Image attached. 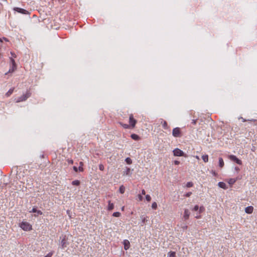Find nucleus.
Wrapping results in <instances>:
<instances>
[{"mask_svg": "<svg viewBox=\"0 0 257 257\" xmlns=\"http://www.w3.org/2000/svg\"><path fill=\"white\" fill-rule=\"evenodd\" d=\"M19 226L24 231H30L32 230V226L26 221H22L19 224Z\"/></svg>", "mask_w": 257, "mask_h": 257, "instance_id": "obj_1", "label": "nucleus"}, {"mask_svg": "<svg viewBox=\"0 0 257 257\" xmlns=\"http://www.w3.org/2000/svg\"><path fill=\"white\" fill-rule=\"evenodd\" d=\"M31 96V93L29 91H27L22 96L19 97L16 100V102H20L26 100L28 98Z\"/></svg>", "mask_w": 257, "mask_h": 257, "instance_id": "obj_2", "label": "nucleus"}, {"mask_svg": "<svg viewBox=\"0 0 257 257\" xmlns=\"http://www.w3.org/2000/svg\"><path fill=\"white\" fill-rule=\"evenodd\" d=\"M137 123V120L134 118L133 114L129 115V125L131 128H135Z\"/></svg>", "mask_w": 257, "mask_h": 257, "instance_id": "obj_3", "label": "nucleus"}, {"mask_svg": "<svg viewBox=\"0 0 257 257\" xmlns=\"http://www.w3.org/2000/svg\"><path fill=\"white\" fill-rule=\"evenodd\" d=\"M172 135L175 137H181V130L178 127H176L173 130Z\"/></svg>", "mask_w": 257, "mask_h": 257, "instance_id": "obj_4", "label": "nucleus"}, {"mask_svg": "<svg viewBox=\"0 0 257 257\" xmlns=\"http://www.w3.org/2000/svg\"><path fill=\"white\" fill-rule=\"evenodd\" d=\"M14 10L18 13H21L22 14L28 15L30 14L29 12L22 8L16 7L14 8Z\"/></svg>", "mask_w": 257, "mask_h": 257, "instance_id": "obj_5", "label": "nucleus"}, {"mask_svg": "<svg viewBox=\"0 0 257 257\" xmlns=\"http://www.w3.org/2000/svg\"><path fill=\"white\" fill-rule=\"evenodd\" d=\"M228 158L232 161L235 162L238 165H241L242 162L240 160L238 159L235 156L230 155L228 156Z\"/></svg>", "mask_w": 257, "mask_h": 257, "instance_id": "obj_6", "label": "nucleus"}, {"mask_svg": "<svg viewBox=\"0 0 257 257\" xmlns=\"http://www.w3.org/2000/svg\"><path fill=\"white\" fill-rule=\"evenodd\" d=\"M174 155L175 156L180 157L184 155V152L178 148H176L173 151Z\"/></svg>", "mask_w": 257, "mask_h": 257, "instance_id": "obj_7", "label": "nucleus"}, {"mask_svg": "<svg viewBox=\"0 0 257 257\" xmlns=\"http://www.w3.org/2000/svg\"><path fill=\"white\" fill-rule=\"evenodd\" d=\"M11 60L13 65L12 68L10 69L7 73H6L5 74H7L9 72H13L16 69V64L14 59L11 58Z\"/></svg>", "mask_w": 257, "mask_h": 257, "instance_id": "obj_8", "label": "nucleus"}, {"mask_svg": "<svg viewBox=\"0 0 257 257\" xmlns=\"http://www.w3.org/2000/svg\"><path fill=\"white\" fill-rule=\"evenodd\" d=\"M253 210V207L252 206H247L245 208V212L247 214H251Z\"/></svg>", "mask_w": 257, "mask_h": 257, "instance_id": "obj_9", "label": "nucleus"}, {"mask_svg": "<svg viewBox=\"0 0 257 257\" xmlns=\"http://www.w3.org/2000/svg\"><path fill=\"white\" fill-rule=\"evenodd\" d=\"M124 249L127 250L130 248V243L128 240L124 239L123 240Z\"/></svg>", "mask_w": 257, "mask_h": 257, "instance_id": "obj_10", "label": "nucleus"}, {"mask_svg": "<svg viewBox=\"0 0 257 257\" xmlns=\"http://www.w3.org/2000/svg\"><path fill=\"white\" fill-rule=\"evenodd\" d=\"M190 216V212L188 209L184 210V217L185 219H188Z\"/></svg>", "mask_w": 257, "mask_h": 257, "instance_id": "obj_11", "label": "nucleus"}, {"mask_svg": "<svg viewBox=\"0 0 257 257\" xmlns=\"http://www.w3.org/2000/svg\"><path fill=\"white\" fill-rule=\"evenodd\" d=\"M218 185L219 187L223 188L224 189H225L227 188L225 183L223 182H219L218 183Z\"/></svg>", "mask_w": 257, "mask_h": 257, "instance_id": "obj_12", "label": "nucleus"}, {"mask_svg": "<svg viewBox=\"0 0 257 257\" xmlns=\"http://www.w3.org/2000/svg\"><path fill=\"white\" fill-rule=\"evenodd\" d=\"M114 207V205L110 201L108 202V207L107 209L109 210H112Z\"/></svg>", "mask_w": 257, "mask_h": 257, "instance_id": "obj_13", "label": "nucleus"}, {"mask_svg": "<svg viewBox=\"0 0 257 257\" xmlns=\"http://www.w3.org/2000/svg\"><path fill=\"white\" fill-rule=\"evenodd\" d=\"M131 138L133 140H136V141L139 140L140 139V137H139V136L135 134H132Z\"/></svg>", "mask_w": 257, "mask_h": 257, "instance_id": "obj_14", "label": "nucleus"}, {"mask_svg": "<svg viewBox=\"0 0 257 257\" xmlns=\"http://www.w3.org/2000/svg\"><path fill=\"white\" fill-rule=\"evenodd\" d=\"M202 160L204 162H207L208 161V156L207 155H204L202 156Z\"/></svg>", "mask_w": 257, "mask_h": 257, "instance_id": "obj_15", "label": "nucleus"}, {"mask_svg": "<svg viewBox=\"0 0 257 257\" xmlns=\"http://www.w3.org/2000/svg\"><path fill=\"white\" fill-rule=\"evenodd\" d=\"M14 88H12L9 90V91L6 93V95L7 96H9L14 91Z\"/></svg>", "mask_w": 257, "mask_h": 257, "instance_id": "obj_16", "label": "nucleus"}, {"mask_svg": "<svg viewBox=\"0 0 257 257\" xmlns=\"http://www.w3.org/2000/svg\"><path fill=\"white\" fill-rule=\"evenodd\" d=\"M219 166L221 168L224 166V162L222 158L219 159Z\"/></svg>", "mask_w": 257, "mask_h": 257, "instance_id": "obj_17", "label": "nucleus"}, {"mask_svg": "<svg viewBox=\"0 0 257 257\" xmlns=\"http://www.w3.org/2000/svg\"><path fill=\"white\" fill-rule=\"evenodd\" d=\"M120 125H121L124 128H131L130 125L127 124L122 123V122H119Z\"/></svg>", "mask_w": 257, "mask_h": 257, "instance_id": "obj_18", "label": "nucleus"}, {"mask_svg": "<svg viewBox=\"0 0 257 257\" xmlns=\"http://www.w3.org/2000/svg\"><path fill=\"white\" fill-rule=\"evenodd\" d=\"M161 123L162 124L163 127L164 128H168V124L167 122L165 120H162L161 121Z\"/></svg>", "mask_w": 257, "mask_h": 257, "instance_id": "obj_19", "label": "nucleus"}, {"mask_svg": "<svg viewBox=\"0 0 257 257\" xmlns=\"http://www.w3.org/2000/svg\"><path fill=\"white\" fill-rule=\"evenodd\" d=\"M72 184L73 185L78 186L80 184V181L78 180H74L72 182Z\"/></svg>", "mask_w": 257, "mask_h": 257, "instance_id": "obj_20", "label": "nucleus"}, {"mask_svg": "<svg viewBox=\"0 0 257 257\" xmlns=\"http://www.w3.org/2000/svg\"><path fill=\"white\" fill-rule=\"evenodd\" d=\"M176 253L174 251H169L168 252V257H175Z\"/></svg>", "mask_w": 257, "mask_h": 257, "instance_id": "obj_21", "label": "nucleus"}, {"mask_svg": "<svg viewBox=\"0 0 257 257\" xmlns=\"http://www.w3.org/2000/svg\"><path fill=\"white\" fill-rule=\"evenodd\" d=\"M83 163L82 162H80V166L78 167V170L80 172H82L83 171Z\"/></svg>", "mask_w": 257, "mask_h": 257, "instance_id": "obj_22", "label": "nucleus"}, {"mask_svg": "<svg viewBox=\"0 0 257 257\" xmlns=\"http://www.w3.org/2000/svg\"><path fill=\"white\" fill-rule=\"evenodd\" d=\"M119 192L121 193H123L124 192V190H125V188L123 186V185H121L120 187H119Z\"/></svg>", "mask_w": 257, "mask_h": 257, "instance_id": "obj_23", "label": "nucleus"}, {"mask_svg": "<svg viewBox=\"0 0 257 257\" xmlns=\"http://www.w3.org/2000/svg\"><path fill=\"white\" fill-rule=\"evenodd\" d=\"M112 216L114 217H119L120 216V213L119 212H115L112 214Z\"/></svg>", "mask_w": 257, "mask_h": 257, "instance_id": "obj_24", "label": "nucleus"}, {"mask_svg": "<svg viewBox=\"0 0 257 257\" xmlns=\"http://www.w3.org/2000/svg\"><path fill=\"white\" fill-rule=\"evenodd\" d=\"M235 181H236V180L235 179L231 178L229 180L228 183L229 184L232 185V184H234L235 182Z\"/></svg>", "mask_w": 257, "mask_h": 257, "instance_id": "obj_25", "label": "nucleus"}, {"mask_svg": "<svg viewBox=\"0 0 257 257\" xmlns=\"http://www.w3.org/2000/svg\"><path fill=\"white\" fill-rule=\"evenodd\" d=\"M193 185V184L192 182H188L186 184L187 187H192Z\"/></svg>", "mask_w": 257, "mask_h": 257, "instance_id": "obj_26", "label": "nucleus"}, {"mask_svg": "<svg viewBox=\"0 0 257 257\" xmlns=\"http://www.w3.org/2000/svg\"><path fill=\"white\" fill-rule=\"evenodd\" d=\"M152 207L153 209H156L157 208V204L156 202H154L152 204Z\"/></svg>", "mask_w": 257, "mask_h": 257, "instance_id": "obj_27", "label": "nucleus"}, {"mask_svg": "<svg viewBox=\"0 0 257 257\" xmlns=\"http://www.w3.org/2000/svg\"><path fill=\"white\" fill-rule=\"evenodd\" d=\"M125 161L128 164H131L132 163V160L130 158H126L125 159Z\"/></svg>", "mask_w": 257, "mask_h": 257, "instance_id": "obj_28", "label": "nucleus"}, {"mask_svg": "<svg viewBox=\"0 0 257 257\" xmlns=\"http://www.w3.org/2000/svg\"><path fill=\"white\" fill-rule=\"evenodd\" d=\"M99 169L101 171H103L104 169V167L102 164H100L99 165Z\"/></svg>", "mask_w": 257, "mask_h": 257, "instance_id": "obj_29", "label": "nucleus"}, {"mask_svg": "<svg viewBox=\"0 0 257 257\" xmlns=\"http://www.w3.org/2000/svg\"><path fill=\"white\" fill-rule=\"evenodd\" d=\"M146 199L147 200V201L149 202L151 200V197L149 195H146Z\"/></svg>", "mask_w": 257, "mask_h": 257, "instance_id": "obj_30", "label": "nucleus"}, {"mask_svg": "<svg viewBox=\"0 0 257 257\" xmlns=\"http://www.w3.org/2000/svg\"><path fill=\"white\" fill-rule=\"evenodd\" d=\"M52 254H53V252H50L46 255H45L44 257H52Z\"/></svg>", "mask_w": 257, "mask_h": 257, "instance_id": "obj_31", "label": "nucleus"}, {"mask_svg": "<svg viewBox=\"0 0 257 257\" xmlns=\"http://www.w3.org/2000/svg\"><path fill=\"white\" fill-rule=\"evenodd\" d=\"M198 209H199V206H198L197 205H195V206L194 207V208H193V210H194V211H197V210H198Z\"/></svg>", "mask_w": 257, "mask_h": 257, "instance_id": "obj_32", "label": "nucleus"}, {"mask_svg": "<svg viewBox=\"0 0 257 257\" xmlns=\"http://www.w3.org/2000/svg\"><path fill=\"white\" fill-rule=\"evenodd\" d=\"M204 210V207L203 206H200L199 207V211L200 212H201Z\"/></svg>", "mask_w": 257, "mask_h": 257, "instance_id": "obj_33", "label": "nucleus"}, {"mask_svg": "<svg viewBox=\"0 0 257 257\" xmlns=\"http://www.w3.org/2000/svg\"><path fill=\"white\" fill-rule=\"evenodd\" d=\"M138 197L139 201H142L143 200V197H142V196L141 195L139 194L138 195Z\"/></svg>", "mask_w": 257, "mask_h": 257, "instance_id": "obj_34", "label": "nucleus"}, {"mask_svg": "<svg viewBox=\"0 0 257 257\" xmlns=\"http://www.w3.org/2000/svg\"><path fill=\"white\" fill-rule=\"evenodd\" d=\"M192 193L191 192H187L186 194H185V196L186 197H189L191 195Z\"/></svg>", "mask_w": 257, "mask_h": 257, "instance_id": "obj_35", "label": "nucleus"}, {"mask_svg": "<svg viewBox=\"0 0 257 257\" xmlns=\"http://www.w3.org/2000/svg\"><path fill=\"white\" fill-rule=\"evenodd\" d=\"M196 122H197V119H193L192 120V123L194 124V125H195L196 124Z\"/></svg>", "mask_w": 257, "mask_h": 257, "instance_id": "obj_36", "label": "nucleus"}, {"mask_svg": "<svg viewBox=\"0 0 257 257\" xmlns=\"http://www.w3.org/2000/svg\"><path fill=\"white\" fill-rule=\"evenodd\" d=\"M31 212H37V210H36V208H35V207L33 208V209H32Z\"/></svg>", "mask_w": 257, "mask_h": 257, "instance_id": "obj_37", "label": "nucleus"}, {"mask_svg": "<svg viewBox=\"0 0 257 257\" xmlns=\"http://www.w3.org/2000/svg\"><path fill=\"white\" fill-rule=\"evenodd\" d=\"M73 168V170H74L75 172H77L78 171V169L76 167L74 166Z\"/></svg>", "mask_w": 257, "mask_h": 257, "instance_id": "obj_38", "label": "nucleus"}, {"mask_svg": "<svg viewBox=\"0 0 257 257\" xmlns=\"http://www.w3.org/2000/svg\"><path fill=\"white\" fill-rule=\"evenodd\" d=\"M11 54L12 55V56L14 57V58L16 57V55L15 53H14L13 52H11Z\"/></svg>", "mask_w": 257, "mask_h": 257, "instance_id": "obj_39", "label": "nucleus"}, {"mask_svg": "<svg viewBox=\"0 0 257 257\" xmlns=\"http://www.w3.org/2000/svg\"><path fill=\"white\" fill-rule=\"evenodd\" d=\"M37 212L38 213V214H40V215H42V212L41 211V210H37Z\"/></svg>", "mask_w": 257, "mask_h": 257, "instance_id": "obj_40", "label": "nucleus"}, {"mask_svg": "<svg viewBox=\"0 0 257 257\" xmlns=\"http://www.w3.org/2000/svg\"><path fill=\"white\" fill-rule=\"evenodd\" d=\"M61 243H62V246H64V245L65 244L64 239H63V240L61 241Z\"/></svg>", "mask_w": 257, "mask_h": 257, "instance_id": "obj_41", "label": "nucleus"}, {"mask_svg": "<svg viewBox=\"0 0 257 257\" xmlns=\"http://www.w3.org/2000/svg\"><path fill=\"white\" fill-rule=\"evenodd\" d=\"M145 193H146L145 190L144 189L142 190V195H145Z\"/></svg>", "mask_w": 257, "mask_h": 257, "instance_id": "obj_42", "label": "nucleus"}, {"mask_svg": "<svg viewBox=\"0 0 257 257\" xmlns=\"http://www.w3.org/2000/svg\"><path fill=\"white\" fill-rule=\"evenodd\" d=\"M68 162L69 163L71 164H73V161L72 160H68Z\"/></svg>", "mask_w": 257, "mask_h": 257, "instance_id": "obj_43", "label": "nucleus"}, {"mask_svg": "<svg viewBox=\"0 0 257 257\" xmlns=\"http://www.w3.org/2000/svg\"><path fill=\"white\" fill-rule=\"evenodd\" d=\"M130 168H127V169H126V174H127L128 173H130Z\"/></svg>", "mask_w": 257, "mask_h": 257, "instance_id": "obj_44", "label": "nucleus"}, {"mask_svg": "<svg viewBox=\"0 0 257 257\" xmlns=\"http://www.w3.org/2000/svg\"><path fill=\"white\" fill-rule=\"evenodd\" d=\"M174 163H175V164H176V165H178V164H179V161H175L174 162Z\"/></svg>", "mask_w": 257, "mask_h": 257, "instance_id": "obj_45", "label": "nucleus"}, {"mask_svg": "<svg viewBox=\"0 0 257 257\" xmlns=\"http://www.w3.org/2000/svg\"><path fill=\"white\" fill-rule=\"evenodd\" d=\"M121 210H124V207L123 206L122 207H121Z\"/></svg>", "mask_w": 257, "mask_h": 257, "instance_id": "obj_46", "label": "nucleus"}, {"mask_svg": "<svg viewBox=\"0 0 257 257\" xmlns=\"http://www.w3.org/2000/svg\"><path fill=\"white\" fill-rule=\"evenodd\" d=\"M196 217L198 218H199V217H200V216H196Z\"/></svg>", "mask_w": 257, "mask_h": 257, "instance_id": "obj_47", "label": "nucleus"}]
</instances>
